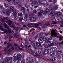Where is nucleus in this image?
Masks as SVG:
<instances>
[{
    "label": "nucleus",
    "mask_w": 63,
    "mask_h": 63,
    "mask_svg": "<svg viewBox=\"0 0 63 63\" xmlns=\"http://www.w3.org/2000/svg\"><path fill=\"white\" fill-rule=\"evenodd\" d=\"M36 46L37 47H40V46H41V44L39 42H37L36 43Z\"/></svg>",
    "instance_id": "obj_14"
},
{
    "label": "nucleus",
    "mask_w": 63,
    "mask_h": 63,
    "mask_svg": "<svg viewBox=\"0 0 63 63\" xmlns=\"http://www.w3.org/2000/svg\"><path fill=\"white\" fill-rule=\"evenodd\" d=\"M58 15V16H60L62 14V13L61 12H58L57 13V14Z\"/></svg>",
    "instance_id": "obj_38"
},
{
    "label": "nucleus",
    "mask_w": 63,
    "mask_h": 63,
    "mask_svg": "<svg viewBox=\"0 0 63 63\" xmlns=\"http://www.w3.org/2000/svg\"><path fill=\"white\" fill-rule=\"evenodd\" d=\"M49 11V9L48 8H47L46 9V11L45 12V14H47L48 13V12Z\"/></svg>",
    "instance_id": "obj_30"
},
{
    "label": "nucleus",
    "mask_w": 63,
    "mask_h": 63,
    "mask_svg": "<svg viewBox=\"0 0 63 63\" xmlns=\"http://www.w3.org/2000/svg\"><path fill=\"white\" fill-rule=\"evenodd\" d=\"M40 54H41V55H46V54H45V53L43 51H42V50L40 51Z\"/></svg>",
    "instance_id": "obj_17"
},
{
    "label": "nucleus",
    "mask_w": 63,
    "mask_h": 63,
    "mask_svg": "<svg viewBox=\"0 0 63 63\" xmlns=\"http://www.w3.org/2000/svg\"><path fill=\"white\" fill-rule=\"evenodd\" d=\"M50 24V23H48L47 24H45L43 25V26H45V25H46V26H48V25H49Z\"/></svg>",
    "instance_id": "obj_31"
},
{
    "label": "nucleus",
    "mask_w": 63,
    "mask_h": 63,
    "mask_svg": "<svg viewBox=\"0 0 63 63\" xmlns=\"http://www.w3.org/2000/svg\"><path fill=\"white\" fill-rule=\"evenodd\" d=\"M29 16V15H28V14H25L24 17H25L26 18H27V17H28Z\"/></svg>",
    "instance_id": "obj_33"
},
{
    "label": "nucleus",
    "mask_w": 63,
    "mask_h": 63,
    "mask_svg": "<svg viewBox=\"0 0 63 63\" xmlns=\"http://www.w3.org/2000/svg\"><path fill=\"white\" fill-rule=\"evenodd\" d=\"M25 60L23 59L21 61V63H25ZM17 63H20L19 61H17Z\"/></svg>",
    "instance_id": "obj_25"
},
{
    "label": "nucleus",
    "mask_w": 63,
    "mask_h": 63,
    "mask_svg": "<svg viewBox=\"0 0 63 63\" xmlns=\"http://www.w3.org/2000/svg\"><path fill=\"white\" fill-rule=\"evenodd\" d=\"M15 36L16 37V38H18V37H19V36H18V35H17V34H16L15 35Z\"/></svg>",
    "instance_id": "obj_64"
},
{
    "label": "nucleus",
    "mask_w": 63,
    "mask_h": 63,
    "mask_svg": "<svg viewBox=\"0 0 63 63\" xmlns=\"http://www.w3.org/2000/svg\"><path fill=\"white\" fill-rule=\"evenodd\" d=\"M6 10L5 9H3V11L2 12V15H5V12H6Z\"/></svg>",
    "instance_id": "obj_29"
},
{
    "label": "nucleus",
    "mask_w": 63,
    "mask_h": 63,
    "mask_svg": "<svg viewBox=\"0 0 63 63\" xmlns=\"http://www.w3.org/2000/svg\"><path fill=\"white\" fill-rule=\"evenodd\" d=\"M57 20L59 21H60V20H62H62H63L62 19L61 17H60V16H57Z\"/></svg>",
    "instance_id": "obj_12"
},
{
    "label": "nucleus",
    "mask_w": 63,
    "mask_h": 63,
    "mask_svg": "<svg viewBox=\"0 0 63 63\" xmlns=\"http://www.w3.org/2000/svg\"><path fill=\"white\" fill-rule=\"evenodd\" d=\"M10 13H12L13 11V10L14 9V7L13 6H11L10 8Z\"/></svg>",
    "instance_id": "obj_13"
},
{
    "label": "nucleus",
    "mask_w": 63,
    "mask_h": 63,
    "mask_svg": "<svg viewBox=\"0 0 63 63\" xmlns=\"http://www.w3.org/2000/svg\"><path fill=\"white\" fill-rule=\"evenodd\" d=\"M44 46L45 48H47V45L46 44L44 45Z\"/></svg>",
    "instance_id": "obj_59"
},
{
    "label": "nucleus",
    "mask_w": 63,
    "mask_h": 63,
    "mask_svg": "<svg viewBox=\"0 0 63 63\" xmlns=\"http://www.w3.org/2000/svg\"><path fill=\"white\" fill-rule=\"evenodd\" d=\"M33 55L35 56H38L39 55H38V53H37V52L36 51L33 54Z\"/></svg>",
    "instance_id": "obj_18"
},
{
    "label": "nucleus",
    "mask_w": 63,
    "mask_h": 63,
    "mask_svg": "<svg viewBox=\"0 0 63 63\" xmlns=\"http://www.w3.org/2000/svg\"><path fill=\"white\" fill-rule=\"evenodd\" d=\"M29 19L31 22H32L33 21H35L36 20V18L35 17H32V18L31 17H30L29 18Z\"/></svg>",
    "instance_id": "obj_6"
},
{
    "label": "nucleus",
    "mask_w": 63,
    "mask_h": 63,
    "mask_svg": "<svg viewBox=\"0 0 63 63\" xmlns=\"http://www.w3.org/2000/svg\"><path fill=\"white\" fill-rule=\"evenodd\" d=\"M39 48L40 49V50H44L43 47L42 46H41Z\"/></svg>",
    "instance_id": "obj_41"
},
{
    "label": "nucleus",
    "mask_w": 63,
    "mask_h": 63,
    "mask_svg": "<svg viewBox=\"0 0 63 63\" xmlns=\"http://www.w3.org/2000/svg\"><path fill=\"white\" fill-rule=\"evenodd\" d=\"M29 16H34V14L31 13H29Z\"/></svg>",
    "instance_id": "obj_28"
},
{
    "label": "nucleus",
    "mask_w": 63,
    "mask_h": 63,
    "mask_svg": "<svg viewBox=\"0 0 63 63\" xmlns=\"http://www.w3.org/2000/svg\"><path fill=\"white\" fill-rule=\"evenodd\" d=\"M4 5L5 6V8H8V7L9 6V5H8V4L4 3Z\"/></svg>",
    "instance_id": "obj_24"
},
{
    "label": "nucleus",
    "mask_w": 63,
    "mask_h": 63,
    "mask_svg": "<svg viewBox=\"0 0 63 63\" xmlns=\"http://www.w3.org/2000/svg\"><path fill=\"white\" fill-rule=\"evenodd\" d=\"M34 60L33 59H31V60L30 61V63H32L33 62H34Z\"/></svg>",
    "instance_id": "obj_51"
},
{
    "label": "nucleus",
    "mask_w": 63,
    "mask_h": 63,
    "mask_svg": "<svg viewBox=\"0 0 63 63\" xmlns=\"http://www.w3.org/2000/svg\"><path fill=\"white\" fill-rule=\"evenodd\" d=\"M0 8L1 10H3L4 9V7H3V6H1L0 7Z\"/></svg>",
    "instance_id": "obj_58"
},
{
    "label": "nucleus",
    "mask_w": 63,
    "mask_h": 63,
    "mask_svg": "<svg viewBox=\"0 0 63 63\" xmlns=\"http://www.w3.org/2000/svg\"><path fill=\"white\" fill-rule=\"evenodd\" d=\"M52 12L51 11H49V15H51L52 13Z\"/></svg>",
    "instance_id": "obj_62"
},
{
    "label": "nucleus",
    "mask_w": 63,
    "mask_h": 63,
    "mask_svg": "<svg viewBox=\"0 0 63 63\" xmlns=\"http://www.w3.org/2000/svg\"><path fill=\"white\" fill-rule=\"evenodd\" d=\"M50 35V33H46L45 34V36H49Z\"/></svg>",
    "instance_id": "obj_44"
},
{
    "label": "nucleus",
    "mask_w": 63,
    "mask_h": 63,
    "mask_svg": "<svg viewBox=\"0 0 63 63\" xmlns=\"http://www.w3.org/2000/svg\"><path fill=\"white\" fill-rule=\"evenodd\" d=\"M5 61L7 62H8V57H6L5 59Z\"/></svg>",
    "instance_id": "obj_54"
},
{
    "label": "nucleus",
    "mask_w": 63,
    "mask_h": 63,
    "mask_svg": "<svg viewBox=\"0 0 63 63\" xmlns=\"http://www.w3.org/2000/svg\"><path fill=\"white\" fill-rule=\"evenodd\" d=\"M11 13V11H10V10L8 9V10L6 12V15H7V16H9L10 15V14Z\"/></svg>",
    "instance_id": "obj_11"
},
{
    "label": "nucleus",
    "mask_w": 63,
    "mask_h": 63,
    "mask_svg": "<svg viewBox=\"0 0 63 63\" xmlns=\"http://www.w3.org/2000/svg\"><path fill=\"white\" fill-rule=\"evenodd\" d=\"M51 35L54 37H57V33L55 32V31L53 29L51 31Z\"/></svg>",
    "instance_id": "obj_2"
},
{
    "label": "nucleus",
    "mask_w": 63,
    "mask_h": 63,
    "mask_svg": "<svg viewBox=\"0 0 63 63\" xmlns=\"http://www.w3.org/2000/svg\"><path fill=\"white\" fill-rule=\"evenodd\" d=\"M13 57V61H14V62H16L17 60V56H14Z\"/></svg>",
    "instance_id": "obj_9"
},
{
    "label": "nucleus",
    "mask_w": 63,
    "mask_h": 63,
    "mask_svg": "<svg viewBox=\"0 0 63 63\" xmlns=\"http://www.w3.org/2000/svg\"><path fill=\"white\" fill-rule=\"evenodd\" d=\"M23 43H24V45H25L27 43V41L25 40L24 42H23Z\"/></svg>",
    "instance_id": "obj_52"
},
{
    "label": "nucleus",
    "mask_w": 63,
    "mask_h": 63,
    "mask_svg": "<svg viewBox=\"0 0 63 63\" xmlns=\"http://www.w3.org/2000/svg\"><path fill=\"white\" fill-rule=\"evenodd\" d=\"M51 39V37H50V38H49L48 37H46L45 39V41L46 42H48V40H50Z\"/></svg>",
    "instance_id": "obj_10"
},
{
    "label": "nucleus",
    "mask_w": 63,
    "mask_h": 63,
    "mask_svg": "<svg viewBox=\"0 0 63 63\" xmlns=\"http://www.w3.org/2000/svg\"><path fill=\"white\" fill-rule=\"evenodd\" d=\"M0 29L1 30H2V31H4V29L3 28V27H2V26H0Z\"/></svg>",
    "instance_id": "obj_43"
},
{
    "label": "nucleus",
    "mask_w": 63,
    "mask_h": 63,
    "mask_svg": "<svg viewBox=\"0 0 63 63\" xmlns=\"http://www.w3.org/2000/svg\"><path fill=\"white\" fill-rule=\"evenodd\" d=\"M35 28H37L38 26H39V24H35Z\"/></svg>",
    "instance_id": "obj_48"
},
{
    "label": "nucleus",
    "mask_w": 63,
    "mask_h": 63,
    "mask_svg": "<svg viewBox=\"0 0 63 63\" xmlns=\"http://www.w3.org/2000/svg\"><path fill=\"white\" fill-rule=\"evenodd\" d=\"M39 11L40 13H42L43 14H45V11H44L43 9H39Z\"/></svg>",
    "instance_id": "obj_19"
},
{
    "label": "nucleus",
    "mask_w": 63,
    "mask_h": 63,
    "mask_svg": "<svg viewBox=\"0 0 63 63\" xmlns=\"http://www.w3.org/2000/svg\"><path fill=\"white\" fill-rule=\"evenodd\" d=\"M13 14L14 15H16V10L14 9L13 10Z\"/></svg>",
    "instance_id": "obj_16"
},
{
    "label": "nucleus",
    "mask_w": 63,
    "mask_h": 63,
    "mask_svg": "<svg viewBox=\"0 0 63 63\" xmlns=\"http://www.w3.org/2000/svg\"><path fill=\"white\" fill-rule=\"evenodd\" d=\"M34 3H32V4L31 5V6L32 7H34L36 4H38V2L37 0H35L34 1Z\"/></svg>",
    "instance_id": "obj_8"
},
{
    "label": "nucleus",
    "mask_w": 63,
    "mask_h": 63,
    "mask_svg": "<svg viewBox=\"0 0 63 63\" xmlns=\"http://www.w3.org/2000/svg\"><path fill=\"white\" fill-rule=\"evenodd\" d=\"M36 33V32L35 31H34L32 32V35H34Z\"/></svg>",
    "instance_id": "obj_50"
},
{
    "label": "nucleus",
    "mask_w": 63,
    "mask_h": 63,
    "mask_svg": "<svg viewBox=\"0 0 63 63\" xmlns=\"http://www.w3.org/2000/svg\"><path fill=\"white\" fill-rule=\"evenodd\" d=\"M19 0H17V1H16V3L19 5L20 4V2L19 1Z\"/></svg>",
    "instance_id": "obj_39"
},
{
    "label": "nucleus",
    "mask_w": 63,
    "mask_h": 63,
    "mask_svg": "<svg viewBox=\"0 0 63 63\" xmlns=\"http://www.w3.org/2000/svg\"><path fill=\"white\" fill-rule=\"evenodd\" d=\"M35 52L34 51H31V54H34V53H35Z\"/></svg>",
    "instance_id": "obj_57"
},
{
    "label": "nucleus",
    "mask_w": 63,
    "mask_h": 63,
    "mask_svg": "<svg viewBox=\"0 0 63 63\" xmlns=\"http://www.w3.org/2000/svg\"><path fill=\"white\" fill-rule=\"evenodd\" d=\"M50 44H51V42L50 41H48L47 43V46H49L50 45Z\"/></svg>",
    "instance_id": "obj_21"
},
{
    "label": "nucleus",
    "mask_w": 63,
    "mask_h": 63,
    "mask_svg": "<svg viewBox=\"0 0 63 63\" xmlns=\"http://www.w3.org/2000/svg\"><path fill=\"white\" fill-rule=\"evenodd\" d=\"M17 59L18 61H20L21 59V55L20 54H18L17 56Z\"/></svg>",
    "instance_id": "obj_5"
},
{
    "label": "nucleus",
    "mask_w": 63,
    "mask_h": 63,
    "mask_svg": "<svg viewBox=\"0 0 63 63\" xmlns=\"http://www.w3.org/2000/svg\"><path fill=\"white\" fill-rule=\"evenodd\" d=\"M23 19V17L21 18H19V20L20 21H22V20Z\"/></svg>",
    "instance_id": "obj_40"
},
{
    "label": "nucleus",
    "mask_w": 63,
    "mask_h": 63,
    "mask_svg": "<svg viewBox=\"0 0 63 63\" xmlns=\"http://www.w3.org/2000/svg\"><path fill=\"white\" fill-rule=\"evenodd\" d=\"M11 48L12 50L14 49V47H13L12 44H10L9 46L7 47V48L6 47L4 49L5 52H7V51H11Z\"/></svg>",
    "instance_id": "obj_1"
},
{
    "label": "nucleus",
    "mask_w": 63,
    "mask_h": 63,
    "mask_svg": "<svg viewBox=\"0 0 63 63\" xmlns=\"http://www.w3.org/2000/svg\"><path fill=\"white\" fill-rule=\"evenodd\" d=\"M13 16H14L15 19L16 20H17L18 18V17L17 16V15H14Z\"/></svg>",
    "instance_id": "obj_23"
},
{
    "label": "nucleus",
    "mask_w": 63,
    "mask_h": 63,
    "mask_svg": "<svg viewBox=\"0 0 63 63\" xmlns=\"http://www.w3.org/2000/svg\"><path fill=\"white\" fill-rule=\"evenodd\" d=\"M18 16H22V13H19L18 15Z\"/></svg>",
    "instance_id": "obj_36"
},
{
    "label": "nucleus",
    "mask_w": 63,
    "mask_h": 63,
    "mask_svg": "<svg viewBox=\"0 0 63 63\" xmlns=\"http://www.w3.org/2000/svg\"><path fill=\"white\" fill-rule=\"evenodd\" d=\"M62 52V51L60 50H59L57 51L58 53H61Z\"/></svg>",
    "instance_id": "obj_46"
},
{
    "label": "nucleus",
    "mask_w": 63,
    "mask_h": 63,
    "mask_svg": "<svg viewBox=\"0 0 63 63\" xmlns=\"http://www.w3.org/2000/svg\"><path fill=\"white\" fill-rule=\"evenodd\" d=\"M3 26H4V27H5V28L6 29H8V32L9 33H10L11 32V30L9 29H10V28H9V27L8 26V25L6 23H4L3 24Z\"/></svg>",
    "instance_id": "obj_4"
},
{
    "label": "nucleus",
    "mask_w": 63,
    "mask_h": 63,
    "mask_svg": "<svg viewBox=\"0 0 63 63\" xmlns=\"http://www.w3.org/2000/svg\"><path fill=\"white\" fill-rule=\"evenodd\" d=\"M33 13L34 14H37V11L36 10H33Z\"/></svg>",
    "instance_id": "obj_55"
},
{
    "label": "nucleus",
    "mask_w": 63,
    "mask_h": 63,
    "mask_svg": "<svg viewBox=\"0 0 63 63\" xmlns=\"http://www.w3.org/2000/svg\"><path fill=\"white\" fill-rule=\"evenodd\" d=\"M33 24H34L33 23H29L27 24V25L28 26L31 27V26L30 25H33Z\"/></svg>",
    "instance_id": "obj_22"
},
{
    "label": "nucleus",
    "mask_w": 63,
    "mask_h": 63,
    "mask_svg": "<svg viewBox=\"0 0 63 63\" xmlns=\"http://www.w3.org/2000/svg\"><path fill=\"white\" fill-rule=\"evenodd\" d=\"M55 54L54 53L50 52L49 54V55L50 56H53Z\"/></svg>",
    "instance_id": "obj_26"
},
{
    "label": "nucleus",
    "mask_w": 63,
    "mask_h": 63,
    "mask_svg": "<svg viewBox=\"0 0 63 63\" xmlns=\"http://www.w3.org/2000/svg\"><path fill=\"white\" fill-rule=\"evenodd\" d=\"M24 20L25 21H26L27 20V18H25V17H24Z\"/></svg>",
    "instance_id": "obj_53"
},
{
    "label": "nucleus",
    "mask_w": 63,
    "mask_h": 63,
    "mask_svg": "<svg viewBox=\"0 0 63 63\" xmlns=\"http://www.w3.org/2000/svg\"><path fill=\"white\" fill-rule=\"evenodd\" d=\"M38 15L39 16H42V13L39 12L38 13Z\"/></svg>",
    "instance_id": "obj_20"
},
{
    "label": "nucleus",
    "mask_w": 63,
    "mask_h": 63,
    "mask_svg": "<svg viewBox=\"0 0 63 63\" xmlns=\"http://www.w3.org/2000/svg\"><path fill=\"white\" fill-rule=\"evenodd\" d=\"M44 34V33H43V32H40L39 33V35L40 36H41L43 35Z\"/></svg>",
    "instance_id": "obj_56"
},
{
    "label": "nucleus",
    "mask_w": 63,
    "mask_h": 63,
    "mask_svg": "<svg viewBox=\"0 0 63 63\" xmlns=\"http://www.w3.org/2000/svg\"><path fill=\"white\" fill-rule=\"evenodd\" d=\"M8 63H12V57H10L8 58Z\"/></svg>",
    "instance_id": "obj_7"
},
{
    "label": "nucleus",
    "mask_w": 63,
    "mask_h": 63,
    "mask_svg": "<svg viewBox=\"0 0 63 63\" xmlns=\"http://www.w3.org/2000/svg\"><path fill=\"white\" fill-rule=\"evenodd\" d=\"M57 50V49L56 48V47H54L53 48V51L54 52H55V51H56Z\"/></svg>",
    "instance_id": "obj_27"
},
{
    "label": "nucleus",
    "mask_w": 63,
    "mask_h": 63,
    "mask_svg": "<svg viewBox=\"0 0 63 63\" xmlns=\"http://www.w3.org/2000/svg\"><path fill=\"white\" fill-rule=\"evenodd\" d=\"M33 41L31 42V44L33 46H34L35 44H34V43H33Z\"/></svg>",
    "instance_id": "obj_42"
},
{
    "label": "nucleus",
    "mask_w": 63,
    "mask_h": 63,
    "mask_svg": "<svg viewBox=\"0 0 63 63\" xmlns=\"http://www.w3.org/2000/svg\"><path fill=\"white\" fill-rule=\"evenodd\" d=\"M55 14H57V13H55V12H53L52 13L51 15L52 16H53L55 15Z\"/></svg>",
    "instance_id": "obj_47"
},
{
    "label": "nucleus",
    "mask_w": 63,
    "mask_h": 63,
    "mask_svg": "<svg viewBox=\"0 0 63 63\" xmlns=\"http://www.w3.org/2000/svg\"><path fill=\"white\" fill-rule=\"evenodd\" d=\"M47 49L48 50H51L52 49V47L51 46H49L47 47Z\"/></svg>",
    "instance_id": "obj_37"
},
{
    "label": "nucleus",
    "mask_w": 63,
    "mask_h": 63,
    "mask_svg": "<svg viewBox=\"0 0 63 63\" xmlns=\"http://www.w3.org/2000/svg\"><path fill=\"white\" fill-rule=\"evenodd\" d=\"M58 8V6H55L53 8V9L54 10H57V9Z\"/></svg>",
    "instance_id": "obj_34"
},
{
    "label": "nucleus",
    "mask_w": 63,
    "mask_h": 63,
    "mask_svg": "<svg viewBox=\"0 0 63 63\" xmlns=\"http://www.w3.org/2000/svg\"><path fill=\"white\" fill-rule=\"evenodd\" d=\"M40 38L42 39H45L46 38V36H43L42 37H41Z\"/></svg>",
    "instance_id": "obj_60"
},
{
    "label": "nucleus",
    "mask_w": 63,
    "mask_h": 63,
    "mask_svg": "<svg viewBox=\"0 0 63 63\" xmlns=\"http://www.w3.org/2000/svg\"><path fill=\"white\" fill-rule=\"evenodd\" d=\"M18 48L19 50H24L23 49L21 48H20V47H18Z\"/></svg>",
    "instance_id": "obj_63"
},
{
    "label": "nucleus",
    "mask_w": 63,
    "mask_h": 63,
    "mask_svg": "<svg viewBox=\"0 0 63 63\" xmlns=\"http://www.w3.org/2000/svg\"><path fill=\"white\" fill-rule=\"evenodd\" d=\"M4 19H6V20H8V19H9V18L8 17H5L4 18Z\"/></svg>",
    "instance_id": "obj_61"
},
{
    "label": "nucleus",
    "mask_w": 63,
    "mask_h": 63,
    "mask_svg": "<svg viewBox=\"0 0 63 63\" xmlns=\"http://www.w3.org/2000/svg\"><path fill=\"white\" fill-rule=\"evenodd\" d=\"M8 21L9 22L8 24L10 26V27H12V28H16V27H15L13 25H13V21L11 20H8Z\"/></svg>",
    "instance_id": "obj_3"
},
{
    "label": "nucleus",
    "mask_w": 63,
    "mask_h": 63,
    "mask_svg": "<svg viewBox=\"0 0 63 63\" xmlns=\"http://www.w3.org/2000/svg\"><path fill=\"white\" fill-rule=\"evenodd\" d=\"M56 58H55V57H54L52 58L51 59V60L52 61H54V60H55Z\"/></svg>",
    "instance_id": "obj_32"
},
{
    "label": "nucleus",
    "mask_w": 63,
    "mask_h": 63,
    "mask_svg": "<svg viewBox=\"0 0 63 63\" xmlns=\"http://www.w3.org/2000/svg\"><path fill=\"white\" fill-rule=\"evenodd\" d=\"M8 38V36L7 35H6V36L4 37V40H6V39H7Z\"/></svg>",
    "instance_id": "obj_45"
},
{
    "label": "nucleus",
    "mask_w": 63,
    "mask_h": 63,
    "mask_svg": "<svg viewBox=\"0 0 63 63\" xmlns=\"http://www.w3.org/2000/svg\"><path fill=\"white\" fill-rule=\"evenodd\" d=\"M44 51L45 52L44 53H45V54H48V53H49L47 49H45L44 50Z\"/></svg>",
    "instance_id": "obj_15"
},
{
    "label": "nucleus",
    "mask_w": 63,
    "mask_h": 63,
    "mask_svg": "<svg viewBox=\"0 0 63 63\" xmlns=\"http://www.w3.org/2000/svg\"><path fill=\"white\" fill-rule=\"evenodd\" d=\"M44 42V40L41 39V40L39 41V43H43Z\"/></svg>",
    "instance_id": "obj_49"
},
{
    "label": "nucleus",
    "mask_w": 63,
    "mask_h": 63,
    "mask_svg": "<svg viewBox=\"0 0 63 63\" xmlns=\"http://www.w3.org/2000/svg\"><path fill=\"white\" fill-rule=\"evenodd\" d=\"M21 10H23V13L24 14L25 13V8H24V7H22L21 8Z\"/></svg>",
    "instance_id": "obj_35"
}]
</instances>
